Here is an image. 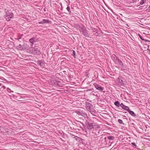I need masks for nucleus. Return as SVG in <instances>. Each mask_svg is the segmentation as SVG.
<instances>
[{
    "label": "nucleus",
    "instance_id": "3",
    "mask_svg": "<svg viewBox=\"0 0 150 150\" xmlns=\"http://www.w3.org/2000/svg\"><path fill=\"white\" fill-rule=\"evenodd\" d=\"M5 15L6 19L7 21H9L11 18H13V14L12 13H9V12L6 11Z\"/></svg>",
    "mask_w": 150,
    "mask_h": 150
},
{
    "label": "nucleus",
    "instance_id": "7",
    "mask_svg": "<svg viewBox=\"0 0 150 150\" xmlns=\"http://www.w3.org/2000/svg\"><path fill=\"white\" fill-rule=\"evenodd\" d=\"M94 126V124L93 123H91L88 122V123L87 128L88 129L91 130L93 128V126Z\"/></svg>",
    "mask_w": 150,
    "mask_h": 150
},
{
    "label": "nucleus",
    "instance_id": "1",
    "mask_svg": "<svg viewBox=\"0 0 150 150\" xmlns=\"http://www.w3.org/2000/svg\"><path fill=\"white\" fill-rule=\"evenodd\" d=\"M113 61L115 62V65L116 67L122 68L123 66L122 62L115 54H113Z\"/></svg>",
    "mask_w": 150,
    "mask_h": 150
},
{
    "label": "nucleus",
    "instance_id": "24",
    "mask_svg": "<svg viewBox=\"0 0 150 150\" xmlns=\"http://www.w3.org/2000/svg\"><path fill=\"white\" fill-rule=\"evenodd\" d=\"M139 36L140 38L142 40H145L142 37V36L140 35L139 34Z\"/></svg>",
    "mask_w": 150,
    "mask_h": 150
},
{
    "label": "nucleus",
    "instance_id": "2",
    "mask_svg": "<svg viewBox=\"0 0 150 150\" xmlns=\"http://www.w3.org/2000/svg\"><path fill=\"white\" fill-rule=\"evenodd\" d=\"M117 78L116 77V76L114 77H113V79H116V80H115V83H116V84L120 86H123L124 84L123 82V81L122 79H120L119 75L117 74Z\"/></svg>",
    "mask_w": 150,
    "mask_h": 150
},
{
    "label": "nucleus",
    "instance_id": "27",
    "mask_svg": "<svg viewBox=\"0 0 150 150\" xmlns=\"http://www.w3.org/2000/svg\"><path fill=\"white\" fill-rule=\"evenodd\" d=\"M137 0H132V1L133 2H136L137 1Z\"/></svg>",
    "mask_w": 150,
    "mask_h": 150
},
{
    "label": "nucleus",
    "instance_id": "30",
    "mask_svg": "<svg viewBox=\"0 0 150 150\" xmlns=\"http://www.w3.org/2000/svg\"><path fill=\"white\" fill-rule=\"evenodd\" d=\"M113 150H115V149H113Z\"/></svg>",
    "mask_w": 150,
    "mask_h": 150
},
{
    "label": "nucleus",
    "instance_id": "16",
    "mask_svg": "<svg viewBox=\"0 0 150 150\" xmlns=\"http://www.w3.org/2000/svg\"><path fill=\"white\" fill-rule=\"evenodd\" d=\"M73 136H74L73 137L76 140L78 141H80L81 139L79 137L77 136H76L75 135H73Z\"/></svg>",
    "mask_w": 150,
    "mask_h": 150
},
{
    "label": "nucleus",
    "instance_id": "4",
    "mask_svg": "<svg viewBox=\"0 0 150 150\" xmlns=\"http://www.w3.org/2000/svg\"><path fill=\"white\" fill-rule=\"evenodd\" d=\"M34 50H33V52L35 54H39L40 53V51L39 48L37 46H35L34 48Z\"/></svg>",
    "mask_w": 150,
    "mask_h": 150
},
{
    "label": "nucleus",
    "instance_id": "10",
    "mask_svg": "<svg viewBox=\"0 0 150 150\" xmlns=\"http://www.w3.org/2000/svg\"><path fill=\"white\" fill-rule=\"evenodd\" d=\"M78 114L79 115L82 116L85 118H87L88 117L87 114L84 112H79Z\"/></svg>",
    "mask_w": 150,
    "mask_h": 150
},
{
    "label": "nucleus",
    "instance_id": "14",
    "mask_svg": "<svg viewBox=\"0 0 150 150\" xmlns=\"http://www.w3.org/2000/svg\"><path fill=\"white\" fill-rule=\"evenodd\" d=\"M17 49L19 50H24L23 46L21 45H19L18 46H17Z\"/></svg>",
    "mask_w": 150,
    "mask_h": 150
},
{
    "label": "nucleus",
    "instance_id": "29",
    "mask_svg": "<svg viewBox=\"0 0 150 150\" xmlns=\"http://www.w3.org/2000/svg\"><path fill=\"white\" fill-rule=\"evenodd\" d=\"M109 138L111 139H112V137H109Z\"/></svg>",
    "mask_w": 150,
    "mask_h": 150
},
{
    "label": "nucleus",
    "instance_id": "23",
    "mask_svg": "<svg viewBox=\"0 0 150 150\" xmlns=\"http://www.w3.org/2000/svg\"><path fill=\"white\" fill-rule=\"evenodd\" d=\"M7 90L10 93H11V92H13V91H11V89L9 88H8Z\"/></svg>",
    "mask_w": 150,
    "mask_h": 150
},
{
    "label": "nucleus",
    "instance_id": "13",
    "mask_svg": "<svg viewBox=\"0 0 150 150\" xmlns=\"http://www.w3.org/2000/svg\"><path fill=\"white\" fill-rule=\"evenodd\" d=\"M128 112L132 116L134 117H135L136 116V115L135 114L134 112L131 111L129 109V110L128 111Z\"/></svg>",
    "mask_w": 150,
    "mask_h": 150
},
{
    "label": "nucleus",
    "instance_id": "28",
    "mask_svg": "<svg viewBox=\"0 0 150 150\" xmlns=\"http://www.w3.org/2000/svg\"><path fill=\"white\" fill-rule=\"evenodd\" d=\"M2 87L3 88H4V89L5 88V86H2Z\"/></svg>",
    "mask_w": 150,
    "mask_h": 150
},
{
    "label": "nucleus",
    "instance_id": "6",
    "mask_svg": "<svg viewBox=\"0 0 150 150\" xmlns=\"http://www.w3.org/2000/svg\"><path fill=\"white\" fill-rule=\"evenodd\" d=\"M82 34L84 36L88 37V33L87 30L86 28H84L82 29Z\"/></svg>",
    "mask_w": 150,
    "mask_h": 150
},
{
    "label": "nucleus",
    "instance_id": "12",
    "mask_svg": "<svg viewBox=\"0 0 150 150\" xmlns=\"http://www.w3.org/2000/svg\"><path fill=\"white\" fill-rule=\"evenodd\" d=\"M37 63L42 67H43L44 66L43 62H42L41 60H38Z\"/></svg>",
    "mask_w": 150,
    "mask_h": 150
},
{
    "label": "nucleus",
    "instance_id": "11",
    "mask_svg": "<svg viewBox=\"0 0 150 150\" xmlns=\"http://www.w3.org/2000/svg\"><path fill=\"white\" fill-rule=\"evenodd\" d=\"M35 38L33 37L31 39H30L29 41L31 43L30 45L31 46H33L34 44V42H35Z\"/></svg>",
    "mask_w": 150,
    "mask_h": 150
},
{
    "label": "nucleus",
    "instance_id": "25",
    "mask_svg": "<svg viewBox=\"0 0 150 150\" xmlns=\"http://www.w3.org/2000/svg\"><path fill=\"white\" fill-rule=\"evenodd\" d=\"M73 55L74 56L75 55V52L74 50H73Z\"/></svg>",
    "mask_w": 150,
    "mask_h": 150
},
{
    "label": "nucleus",
    "instance_id": "5",
    "mask_svg": "<svg viewBox=\"0 0 150 150\" xmlns=\"http://www.w3.org/2000/svg\"><path fill=\"white\" fill-rule=\"evenodd\" d=\"M93 85L98 90L100 91H102L104 89L103 87H101L99 85L96 83H94Z\"/></svg>",
    "mask_w": 150,
    "mask_h": 150
},
{
    "label": "nucleus",
    "instance_id": "21",
    "mask_svg": "<svg viewBox=\"0 0 150 150\" xmlns=\"http://www.w3.org/2000/svg\"><path fill=\"white\" fill-rule=\"evenodd\" d=\"M131 144L132 146L134 148H136L137 146V145L135 143L132 142Z\"/></svg>",
    "mask_w": 150,
    "mask_h": 150
},
{
    "label": "nucleus",
    "instance_id": "17",
    "mask_svg": "<svg viewBox=\"0 0 150 150\" xmlns=\"http://www.w3.org/2000/svg\"><path fill=\"white\" fill-rule=\"evenodd\" d=\"M92 115H95V114H96V110H95L93 109H92L90 112H89Z\"/></svg>",
    "mask_w": 150,
    "mask_h": 150
},
{
    "label": "nucleus",
    "instance_id": "26",
    "mask_svg": "<svg viewBox=\"0 0 150 150\" xmlns=\"http://www.w3.org/2000/svg\"><path fill=\"white\" fill-rule=\"evenodd\" d=\"M93 30L94 31H95L96 30V28H93Z\"/></svg>",
    "mask_w": 150,
    "mask_h": 150
},
{
    "label": "nucleus",
    "instance_id": "9",
    "mask_svg": "<svg viewBox=\"0 0 150 150\" xmlns=\"http://www.w3.org/2000/svg\"><path fill=\"white\" fill-rule=\"evenodd\" d=\"M50 22V21L49 20L44 19H43L42 21L39 22L38 23L40 24H44L46 23H49Z\"/></svg>",
    "mask_w": 150,
    "mask_h": 150
},
{
    "label": "nucleus",
    "instance_id": "20",
    "mask_svg": "<svg viewBox=\"0 0 150 150\" xmlns=\"http://www.w3.org/2000/svg\"><path fill=\"white\" fill-rule=\"evenodd\" d=\"M66 9L69 13H71V11L70 10V8L69 6H67Z\"/></svg>",
    "mask_w": 150,
    "mask_h": 150
},
{
    "label": "nucleus",
    "instance_id": "15",
    "mask_svg": "<svg viewBox=\"0 0 150 150\" xmlns=\"http://www.w3.org/2000/svg\"><path fill=\"white\" fill-rule=\"evenodd\" d=\"M114 104L117 107H119L120 106V104L118 101H117L114 102Z\"/></svg>",
    "mask_w": 150,
    "mask_h": 150
},
{
    "label": "nucleus",
    "instance_id": "18",
    "mask_svg": "<svg viewBox=\"0 0 150 150\" xmlns=\"http://www.w3.org/2000/svg\"><path fill=\"white\" fill-rule=\"evenodd\" d=\"M90 105L88 107H87V110L89 112H90L92 109L91 108V107L92 106V105L90 104Z\"/></svg>",
    "mask_w": 150,
    "mask_h": 150
},
{
    "label": "nucleus",
    "instance_id": "22",
    "mask_svg": "<svg viewBox=\"0 0 150 150\" xmlns=\"http://www.w3.org/2000/svg\"><path fill=\"white\" fill-rule=\"evenodd\" d=\"M118 122L121 124H124V123L122 121L121 119H118Z\"/></svg>",
    "mask_w": 150,
    "mask_h": 150
},
{
    "label": "nucleus",
    "instance_id": "8",
    "mask_svg": "<svg viewBox=\"0 0 150 150\" xmlns=\"http://www.w3.org/2000/svg\"><path fill=\"white\" fill-rule=\"evenodd\" d=\"M120 107L123 109L126 110L127 111H128L129 110V108L128 107L124 105L122 103L120 104Z\"/></svg>",
    "mask_w": 150,
    "mask_h": 150
},
{
    "label": "nucleus",
    "instance_id": "19",
    "mask_svg": "<svg viewBox=\"0 0 150 150\" xmlns=\"http://www.w3.org/2000/svg\"><path fill=\"white\" fill-rule=\"evenodd\" d=\"M146 0H141V1L140 2L139 5L144 4L146 2Z\"/></svg>",
    "mask_w": 150,
    "mask_h": 150
}]
</instances>
